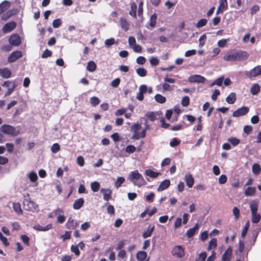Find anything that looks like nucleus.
Here are the masks:
<instances>
[{
	"mask_svg": "<svg viewBox=\"0 0 261 261\" xmlns=\"http://www.w3.org/2000/svg\"><path fill=\"white\" fill-rule=\"evenodd\" d=\"M249 56V54L245 51L231 50L225 54L223 59L225 61H243L247 60Z\"/></svg>",
	"mask_w": 261,
	"mask_h": 261,
	"instance_id": "f257e3e1",
	"label": "nucleus"
},
{
	"mask_svg": "<svg viewBox=\"0 0 261 261\" xmlns=\"http://www.w3.org/2000/svg\"><path fill=\"white\" fill-rule=\"evenodd\" d=\"M128 179L132 182L134 186L138 187H141L146 184L142 174L137 170L130 172L128 176Z\"/></svg>",
	"mask_w": 261,
	"mask_h": 261,
	"instance_id": "f03ea898",
	"label": "nucleus"
},
{
	"mask_svg": "<svg viewBox=\"0 0 261 261\" xmlns=\"http://www.w3.org/2000/svg\"><path fill=\"white\" fill-rule=\"evenodd\" d=\"M0 130L4 134L10 135L11 136H16L20 134L19 130H16L13 126L10 125H3L0 127Z\"/></svg>",
	"mask_w": 261,
	"mask_h": 261,
	"instance_id": "7ed1b4c3",
	"label": "nucleus"
},
{
	"mask_svg": "<svg viewBox=\"0 0 261 261\" xmlns=\"http://www.w3.org/2000/svg\"><path fill=\"white\" fill-rule=\"evenodd\" d=\"M244 74L250 79L260 75H261V67L257 65L249 71H245Z\"/></svg>",
	"mask_w": 261,
	"mask_h": 261,
	"instance_id": "20e7f679",
	"label": "nucleus"
},
{
	"mask_svg": "<svg viewBox=\"0 0 261 261\" xmlns=\"http://www.w3.org/2000/svg\"><path fill=\"white\" fill-rule=\"evenodd\" d=\"M2 86L8 88L7 92L5 94V96H7L12 93L17 85L14 81H5Z\"/></svg>",
	"mask_w": 261,
	"mask_h": 261,
	"instance_id": "39448f33",
	"label": "nucleus"
},
{
	"mask_svg": "<svg viewBox=\"0 0 261 261\" xmlns=\"http://www.w3.org/2000/svg\"><path fill=\"white\" fill-rule=\"evenodd\" d=\"M23 208L25 210L33 211L37 209L38 205L32 201L25 199L23 201Z\"/></svg>",
	"mask_w": 261,
	"mask_h": 261,
	"instance_id": "423d86ee",
	"label": "nucleus"
},
{
	"mask_svg": "<svg viewBox=\"0 0 261 261\" xmlns=\"http://www.w3.org/2000/svg\"><path fill=\"white\" fill-rule=\"evenodd\" d=\"M205 81L204 77L198 74L192 75L188 77V81L191 83H203Z\"/></svg>",
	"mask_w": 261,
	"mask_h": 261,
	"instance_id": "0eeeda50",
	"label": "nucleus"
},
{
	"mask_svg": "<svg viewBox=\"0 0 261 261\" xmlns=\"http://www.w3.org/2000/svg\"><path fill=\"white\" fill-rule=\"evenodd\" d=\"M172 255L177 257H182L185 255L184 248L182 246H176L172 251Z\"/></svg>",
	"mask_w": 261,
	"mask_h": 261,
	"instance_id": "6e6552de",
	"label": "nucleus"
},
{
	"mask_svg": "<svg viewBox=\"0 0 261 261\" xmlns=\"http://www.w3.org/2000/svg\"><path fill=\"white\" fill-rule=\"evenodd\" d=\"M141 125L139 123H136L130 126V130L133 132V139L138 140L139 139V134L138 132L140 130Z\"/></svg>",
	"mask_w": 261,
	"mask_h": 261,
	"instance_id": "1a4fd4ad",
	"label": "nucleus"
},
{
	"mask_svg": "<svg viewBox=\"0 0 261 261\" xmlns=\"http://www.w3.org/2000/svg\"><path fill=\"white\" fill-rule=\"evenodd\" d=\"M22 53L20 51H14L11 53L8 58V61L12 63L22 57Z\"/></svg>",
	"mask_w": 261,
	"mask_h": 261,
	"instance_id": "9d476101",
	"label": "nucleus"
},
{
	"mask_svg": "<svg viewBox=\"0 0 261 261\" xmlns=\"http://www.w3.org/2000/svg\"><path fill=\"white\" fill-rule=\"evenodd\" d=\"M9 43L14 46H18L21 42L20 37L17 34H12L9 38Z\"/></svg>",
	"mask_w": 261,
	"mask_h": 261,
	"instance_id": "9b49d317",
	"label": "nucleus"
},
{
	"mask_svg": "<svg viewBox=\"0 0 261 261\" xmlns=\"http://www.w3.org/2000/svg\"><path fill=\"white\" fill-rule=\"evenodd\" d=\"M249 109L247 107H242L235 111L233 113L232 116L234 117H238L245 115L249 112Z\"/></svg>",
	"mask_w": 261,
	"mask_h": 261,
	"instance_id": "f8f14e48",
	"label": "nucleus"
},
{
	"mask_svg": "<svg viewBox=\"0 0 261 261\" xmlns=\"http://www.w3.org/2000/svg\"><path fill=\"white\" fill-rule=\"evenodd\" d=\"M16 25L14 21L8 22L4 26L3 31L5 33H9L15 28Z\"/></svg>",
	"mask_w": 261,
	"mask_h": 261,
	"instance_id": "ddd939ff",
	"label": "nucleus"
},
{
	"mask_svg": "<svg viewBox=\"0 0 261 261\" xmlns=\"http://www.w3.org/2000/svg\"><path fill=\"white\" fill-rule=\"evenodd\" d=\"M100 193L103 194V199L106 201H109L111 198L112 191L110 189L101 188Z\"/></svg>",
	"mask_w": 261,
	"mask_h": 261,
	"instance_id": "4468645a",
	"label": "nucleus"
},
{
	"mask_svg": "<svg viewBox=\"0 0 261 261\" xmlns=\"http://www.w3.org/2000/svg\"><path fill=\"white\" fill-rule=\"evenodd\" d=\"M78 225L77 222L73 220L72 218L70 217L66 224V227L68 229H74Z\"/></svg>",
	"mask_w": 261,
	"mask_h": 261,
	"instance_id": "2eb2a0df",
	"label": "nucleus"
},
{
	"mask_svg": "<svg viewBox=\"0 0 261 261\" xmlns=\"http://www.w3.org/2000/svg\"><path fill=\"white\" fill-rule=\"evenodd\" d=\"M120 27L124 31H127L129 28V23L124 17H121L119 21Z\"/></svg>",
	"mask_w": 261,
	"mask_h": 261,
	"instance_id": "dca6fc26",
	"label": "nucleus"
},
{
	"mask_svg": "<svg viewBox=\"0 0 261 261\" xmlns=\"http://www.w3.org/2000/svg\"><path fill=\"white\" fill-rule=\"evenodd\" d=\"M232 249L229 247L222 256V261H229L231 257Z\"/></svg>",
	"mask_w": 261,
	"mask_h": 261,
	"instance_id": "f3484780",
	"label": "nucleus"
},
{
	"mask_svg": "<svg viewBox=\"0 0 261 261\" xmlns=\"http://www.w3.org/2000/svg\"><path fill=\"white\" fill-rule=\"evenodd\" d=\"M154 225L152 226L151 225H149L142 234L143 238L144 239H146L147 238L150 237L151 236V234L154 230Z\"/></svg>",
	"mask_w": 261,
	"mask_h": 261,
	"instance_id": "a211bd4d",
	"label": "nucleus"
},
{
	"mask_svg": "<svg viewBox=\"0 0 261 261\" xmlns=\"http://www.w3.org/2000/svg\"><path fill=\"white\" fill-rule=\"evenodd\" d=\"M199 226L198 224H196L193 228L189 229L186 232V235L189 238H192L194 236L195 233L198 231Z\"/></svg>",
	"mask_w": 261,
	"mask_h": 261,
	"instance_id": "6ab92c4d",
	"label": "nucleus"
},
{
	"mask_svg": "<svg viewBox=\"0 0 261 261\" xmlns=\"http://www.w3.org/2000/svg\"><path fill=\"white\" fill-rule=\"evenodd\" d=\"M185 179L187 186L189 188H191L194 184V179L192 175L190 174H186L185 176Z\"/></svg>",
	"mask_w": 261,
	"mask_h": 261,
	"instance_id": "aec40b11",
	"label": "nucleus"
},
{
	"mask_svg": "<svg viewBox=\"0 0 261 261\" xmlns=\"http://www.w3.org/2000/svg\"><path fill=\"white\" fill-rule=\"evenodd\" d=\"M51 226L52 225L51 224H47V225L44 226L37 224L34 225L33 228L36 230L45 231L51 229Z\"/></svg>",
	"mask_w": 261,
	"mask_h": 261,
	"instance_id": "412c9836",
	"label": "nucleus"
},
{
	"mask_svg": "<svg viewBox=\"0 0 261 261\" xmlns=\"http://www.w3.org/2000/svg\"><path fill=\"white\" fill-rule=\"evenodd\" d=\"M170 185V181L168 179L163 181L158 188V191H162L167 189Z\"/></svg>",
	"mask_w": 261,
	"mask_h": 261,
	"instance_id": "4be33fe9",
	"label": "nucleus"
},
{
	"mask_svg": "<svg viewBox=\"0 0 261 261\" xmlns=\"http://www.w3.org/2000/svg\"><path fill=\"white\" fill-rule=\"evenodd\" d=\"M10 3L8 1H5L2 2L0 5V14H3L5 11L10 7Z\"/></svg>",
	"mask_w": 261,
	"mask_h": 261,
	"instance_id": "5701e85b",
	"label": "nucleus"
},
{
	"mask_svg": "<svg viewBox=\"0 0 261 261\" xmlns=\"http://www.w3.org/2000/svg\"><path fill=\"white\" fill-rule=\"evenodd\" d=\"M84 200L83 198H81L76 199L73 204V207L75 210L80 209L84 204Z\"/></svg>",
	"mask_w": 261,
	"mask_h": 261,
	"instance_id": "b1692460",
	"label": "nucleus"
},
{
	"mask_svg": "<svg viewBox=\"0 0 261 261\" xmlns=\"http://www.w3.org/2000/svg\"><path fill=\"white\" fill-rule=\"evenodd\" d=\"M258 202L255 200L252 201L250 203V208L251 214L257 213L258 210Z\"/></svg>",
	"mask_w": 261,
	"mask_h": 261,
	"instance_id": "393cba45",
	"label": "nucleus"
},
{
	"mask_svg": "<svg viewBox=\"0 0 261 261\" xmlns=\"http://www.w3.org/2000/svg\"><path fill=\"white\" fill-rule=\"evenodd\" d=\"M236 100V94L233 92L230 93L226 98V101L229 104H233Z\"/></svg>",
	"mask_w": 261,
	"mask_h": 261,
	"instance_id": "a878e982",
	"label": "nucleus"
},
{
	"mask_svg": "<svg viewBox=\"0 0 261 261\" xmlns=\"http://www.w3.org/2000/svg\"><path fill=\"white\" fill-rule=\"evenodd\" d=\"M27 177L31 182H35L38 179L37 173L34 171H31L27 174Z\"/></svg>",
	"mask_w": 261,
	"mask_h": 261,
	"instance_id": "bb28decb",
	"label": "nucleus"
},
{
	"mask_svg": "<svg viewBox=\"0 0 261 261\" xmlns=\"http://www.w3.org/2000/svg\"><path fill=\"white\" fill-rule=\"evenodd\" d=\"M0 74L3 77L8 79L10 77L11 72L9 69L4 68L3 69H1Z\"/></svg>",
	"mask_w": 261,
	"mask_h": 261,
	"instance_id": "cd10ccee",
	"label": "nucleus"
},
{
	"mask_svg": "<svg viewBox=\"0 0 261 261\" xmlns=\"http://www.w3.org/2000/svg\"><path fill=\"white\" fill-rule=\"evenodd\" d=\"M14 211L18 214L20 215L22 213V210L21 208L20 204L19 202H14L13 204Z\"/></svg>",
	"mask_w": 261,
	"mask_h": 261,
	"instance_id": "c85d7f7f",
	"label": "nucleus"
},
{
	"mask_svg": "<svg viewBox=\"0 0 261 261\" xmlns=\"http://www.w3.org/2000/svg\"><path fill=\"white\" fill-rule=\"evenodd\" d=\"M256 192L255 187H248L245 191L244 194L246 196H253Z\"/></svg>",
	"mask_w": 261,
	"mask_h": 261,
	"instance_id": "c756f323",
	"label": "nucleus"
},
{
	"mask_svg": "<svg viewBox=\"0 0 261 261\" xmlns=\"http://www.w3.org/2000/svg\"><path fill=\"white\" fill-rule=\"evenodd\" d=\"M146 257L147 253L143 251H139L136 255L137 258L140 261L144 260Z\"/></svg>",
	"mask_w": 261,
	"mask_h": 261,
	"instance_id": "7c9ffc66",
	"label": "nucleus"
},
{
	"mask_svg": "<svg viewBox=\"0 0 261 261\" xmlns=\"http://www.w3.org/2000/svg\"><path fill=\"white\" fill-rule=\"evenodd\" d=\"M260 89V88L258 84H254L252 86L250 89V92L252 95H256L258 93Z\"/></svg>",
	"mask_w": 261,
	"mask_h": 261,
	"instance_id": "2f4dec72",
	"label": "nucleus"
},
{
	"mask_svg": "<svg viewBox=\"0 0 261 261\" xmlns=\"http://www.w3.org/2000/svg\"><path fill=\"white\" fill-rule=\"evenodd\" d=\"M217 245V240L216 238L212 239L209 242L207 250L215 249Z\"/></svg>",
	"mask_w": 261,
	"mask_h": 261,
	"instance_id": "473e14b6",
	"label": "nucleus"
},
{
	"mask_svg": "<svg viewBox=\"0 0 261 261\" xmlns=\"http://www.w3.org/2000/svg\"><path fill=\"white\" fill-rule=\"evenodd\" d=\"M96 68V65L94 62L91 61H89L87 66V69L90 72H93Z\"/></svg>",
	"mask_w": 261,
	"mask_h": 261,
	"instance_id": "72a5a7b5",
	"label": "nucleus"
},
{
	"mask_svg": "<svg viewBox=\"0 0 261 261\" xmlns=\"http://www.w3.org/2000/svg\"><path fill=\"white\" fill-rule=\"evenodd\" d=\"M145 173L147 176H148L152 177V178H155V177H158V175L160 174L159 173L154 172L150 169L146 170Z\"/></svg>",
	"mask_w": 261,
	"mask_h": 261,
	"instance_id": "f704fd0d",
	"label": "nucleus"
},
{
	"mask_svg": "<svg viewBox=\"0 0 261 261\" xmlns=\"http://www.w3.org/2000/svg\"><path fill=\"white\" fill-rule=\"evenodd\" d=\"M63 213V211L62 208H57V209L54 210L51 213H49L48 215L49 218H54L58 215H60L61 213Z\"/></svg>",
	"mask_w": 261,
	"mask_h": 261,
	"instance_id": "c9c22d12",
	"label": "nucleus"
},
{
	"mask_svg": "<svg viewBox=\"0 0 261 261\" xmlns=\"http://www.w3.org/2000/svg\"><path fill=\"white\" fill-rule=\"evenodd\" d=\"M227 141L233 146L238 145L240 143V140L236 137H230L228 138Z\"/></svg>",
	"mask_w": 261,
	"mask_h": 261,
	"instance_id": "e433bc0d",
	"label": "nucleus"
},
{
	"mask_svg": "<svg viewBox=\"0 0 261 261\" xmlns=\"http://www.w3.org/2000/svg\"><path fill=\"white\" fill-rule=\"evenodd\" d=\"M156 15L154 14L152 15L149 19L148 24L151 28H153L155 27L156 23Z\"/></svg>",
	"mask_w": 261,
	"mask_h": 261,
	"instance_id": "4c0bfd02",
	"label": "nucleus"
},
{
	"mask_svg": "<svg viewBox=\"0 0 261 261\" xmlns=\"http://www.w3.org/2000/svg\"><path fill=\"white\" fill-rule=\"evenodd\" d=\"M252 171L254 174H258L260 172L261 167L259 164H254L252 166Z\"/></svg>",
	"mask_w": 261,
	"mask_h": 261,
	"instance_id": "58836bf2",
	"label": "nucleus"
},
{
	"mask_svg": "<svg viewBox=\"0 0 261 261\" xmlns=\"http://www.w3.org/2000/svg\"><path fill=\"white\" fill-rule=\"evenodd\" d=\"M90 187H91V190L93 192H97L98 191V190L99 189L100 184L97 181H93L91 183Z\"/></svg>",
	"mask_w": 261,
	"mask_h": 261,
	"instance_id": "ea45409f",
	"label": "nucleus"
},
{
	"mask_svg": "<svg viewBox=\"0 0 261 261\" xmlns=\"http://www.w3.org/2000/svg\"><path fill=\"white\" fill-rule=\"evenodd\" d=\"M251 221L254 223H258L260 219V215L257 213L251 214Z\"/></svg>",
	"mask_w": 261,
	"mask_h": 261,
	"instance_id": "a19ab883",
	"label": "nucleus"
},
{
	"mask_svg": "<svg viewBox=\"0 0 261 261\" xmlns=\"http://www.w3.org/2000/svg\"><path fill=\"white\" fill-rule=\"evenodd\" d=\"M125 178L123 177H118L115 182V187L117 188L121 187V185L124 182Z\"/></svg>",
	"mask_w": 261,
	"mask_h": 261,
	"instance_id": "79ce46f5",
	"label": "nucleus"
},
{
	"mask_svg": "<svg viewBox=\"0 0 261 261\" xmlns=\"http://www.w3.org/2000/svg\"><path fill=\"white\" fill-rule=\"evenodd\" d=\"M136 9H137V6L134 3H133L131 4V10L129 11V14L130 15L134 17H136Z\"/></svg>",
	"mask_w": 261,
	"mask_h": 261,
	"instance_id": "37998d69",
	"label": "nucleus"
},
{
	"mask_svg": "<svg viewBox=\"0 0 261 261\" xmlns=\"http://www.w3.org/2000/svg\"><path fill=\"white\" fill-rule=\"evenodd\" d=\"M207 22V19L204 18L201 19L197 22L195 26L197 28H200L203 26H205Z\"/></svg>",
	"mask_w": 261,
	"mask_h": 261,
	"instance_id": "c03bdc74",
	"label": "nucleus"
},
{
	"mask_svg": "<svg viewBox=\"0 0 261 261\" xmlns=\"http://www.w3.org/2000/svg\"><path fill=\"white\" fill-rule=\"evenodd\" d=\"M90 101L91 105L93 107L97 106L100 102L99 99L96 96L91 97Z\"/></svg>",
	"mask_w": 261,
	"mask_h": 261,
	"instance_id": "a18cd8bd",
	"label": "nucleus"
},
{
	"mask_svg": "<svg viewBox=\"0 0 261 261\" xmlns=\"http://www.w3.org/2000/svg\"><path fill=\"white\" fill-rule=\"evenodd\" d=\"M154 98L155 100L160 103H163L166 101L165 97L159 94H156Z\"/></svg>",
	"mask_w": 261,
	"mask_h": 261,
	"instance_id": "49530a36",
	"label": "nucleus"
},
{
	"mask_svg": "<svg viewBox=\"0 0 261 261\" xmlns=\"http://www.w3.org/2000/svg\"><path fill=\"white\" fill-rule=\"evenodd\" d=\"M137 73L141 77H144L146 75L147 71L143 68H139L136 69Z\"/></svg>",
	"mask_w": 261,
	"mask_h": 261,
	"instance_id": "de8ad7c7",
	"label": "nucleus"
},
{
	"mask_svg": "<svg viewBox=\"0 0 261 261\" xmlns=\"http://www.w3.org/2000/svg\"><path fill=\"white\" fill-rule=\"evenodd\" d=\"M190 102L189 97L187 96H184L181 101V104L183 107H187Z\"/></svg>",
	"mask_w": 261,
	"mask_h": 261,
	"instance_id": "09e8293b",
	"label": "nucleus"
},
{
	"mask_svg": "<svg viewBox=\"0 0 261 261\" xmlns=\"http://www.w3.org/2000/svg\"><path fill=\"white\" fill-rule=\"evenodd\" d=\"M114 43H115V39L113 38L106 39L105 41V44L107 47H110L111 45H112Z\"/></svg>",
	"mask_w": 261,
	"mask_h": 261,
	"instance_id": "8fccbe9b",
	"label": "nucleus"
},
{
	"mask_svg": "<svg viewBox=\"0 0 261 261\" xmlns=\"http://www.w3.org/2000/svg\"><path fill=\"white\" fill-rule=\"evenodd\" d=\"M206 39V36L205 34H203L200 36L199 39V46L200 47H202Z\"/></svg>",
	"mask_w": 261,
	"mask_h": 261,
	"instance_id": "3c124183",
	"label": "nucleus"
},
{
	"mask_svg": "<svg viewBox=\"0 0 261 261\" xmlns=\"http://www.w3.org/2000/svg\"><path fill=\"white\" fill-rule=\"evenodd\" d=\"M71 251L73 252L76 256H79L80 254V251L79 249L78 246L73 245L71 246Z\"/></svg>",
	"mask_w": 261,
	"mask_h": 261,
	"instance_id": "603ef678",
	"label": "nucleus"
},
{
	"mask_svg": "<svg viewBox=\"0 0 261 261\" xmlns=\"http://www.w3.org/2000/svg\"><path fill=\"white\" fill-rule=\"evenodd\" d=\"M62 24V20L60 19H56L53 22V27L54 28H58L60 27Z\"/></svg>",
	"mask_w": 261,
	"mask_h": 261,
	"instance_id": "864d4df0",
	"label": "nucleus"
},
{
	"mask_svg": "<svg viewBox=\"0 0 261 261\" xmlns=\"http://www.w3.org/2000/svg\"><path fill=\"white\" fill-rule=\"evenodd\" d=\"M136 147L132 145H129L126 146L125 148V151L129 153H132L136 151Z\"/></svg>",
	"mask_w": 261,
	"mask_h": 261,
	"instance_id": "5fc2aeb1",
	"label": "nucleus"
},
{
	"mask_svg": "<svg viewBox=\"0 0 261 261\" xmlns=\"http://www.w3.org/2000/svg\"><path fill=\"white\" fill-rule=\"evenodd\" d=\"M180 141L178 140L177 138H173L172 141L170 142V145L171 147H175L178 145L180 144Z\"/></svg>",
	"mask_w": 261,
	"mask_h": 261,
	"instance_id": "6e6d98bb",
	"label": "nucleus"
},
{
	"mask_svg": "<svg viewBox=\"0 0 261 261\" xmlns=\"http://www.w3.org/2000/svg\"><path fill=\"white\" fill-rule=\"evenodd\" d=\"M146 116L151 121H153L157 119L156 114L154 112H149L146 115Z\"/></svg>",
	"mask_w": 261,
	"mask_h": 261,
	"instance_id": "4d7b16f0",
	"label": "nucleus"
},
{
	"mask_svg": "<svg viewBox=\"0 0 261 261\" xmlns=\"http://www.w3.org/2000/svg\"><path fill=\"white\" fill-rule=\"evenodd\" d=\"M60 145L58 143H55L53 145L51 150L53 153H57L60 150Z\"/></svg>",
	"mask_w": 261,
	"mask_h": 261,
	"instance_id": "13d9d810",
	"label": "nucleus"
},
{
	"mask_svg": "<svg viewBox=\"0 0 261 261\" xmlns=\"http://www.w3.org/2000/svg\"><path fill=\"white\" fill-rule=\"evenodd\" d=\"M120 82V80L119 78H116L113 80L111 83V86L114 88L117 87Z\"/></svg>",
	"mask_w": 261,
	"mask_h": 261,
	"instance_id": "bf43d9fd",
	"label": "nucleus"
},
{
	"mask_svg": "<svg viewBox=\"0 0 261 261\" xmlns=\"http://www.w3.org/2000/svg\"><path fill=\"white\" fill-rule=\"evenodd\" d=\"M150 63L152 66H156L159 64V60L157 58L155 57H152L150 59Z\"/></svg>",
	"mask_w": 261,
	"mask_h": 261,
	"instance_id": "052dcab7",
	"label": "nucleus"
},
{
	"mask_svg": "<svg viewBox=\"0 0 261 261\" xmlns=\"http://www.w3.org/2000/svg\"><path fill=\"white\" fill-rule=\"evenodd\" d=\"M154 197V194L153 192L150 193L148 195H147L146 197V200L149 202H152L153 201V198Z\"/></svg>",
	"mask_w": 261,
	"mask_h": 261,
	"instance_id": "680f3d73",
	"label": "nucleus"
},
{
	"mask_svg": "<svg viewBox=\"0 0 261 261\" xmlns=\"http://www.w3.org/2000/svg\"><path fill=\"white\" fill-rule=\"evenodd\" d=\"M128 42L130 47H132L133 46L136 44V39L135 37L133 36L129 37Z\"/></svg>",
	"mask_w": 261,
	"mask_h": 261,
	"instance_id": "e2e57ef3",
	"label": "nucleus"
},
{
	"mask_svg": "<svg viewBox=\"0 0 261 261\" xmlns=\"http://www.w3.org/2000/svg\"><path fill=\"white\" fill-rule=\"evenodd\" d=\"M21 239L24 244H25L27 246L29 245V240L30 239H29V238L27 236H26L25 234H23L21 236Z\"/></svg>",
	"mask_w": 261,
	"mask_h": 261,
	"instance_id": "0e129e2a",
	"label": "nucleus"
},
{
	"mask_svg": "<svg viewBox=\"0 0 261 261\" xmlns=\"http://www.w3.org/2000/svg\"><path fill=\"white\" fill-rule=\"evenodd\" d=\"M51 54H52L51 51L50 50L46 49L43 53L41 57L42 58H46L47 57L51 56Z\"/></svg>",
	"mask_w": 261,
	"mask_h": 261,
	"instance_id": "69168bd1",
	"label": "nucleus"
},
{
	"mask_svg": "<svg viewBox=\"0 0 261 261\" xmlns=\"http://www.w3.org/2000/svg\"><path fill=\"white\" fill-rule=\"evenodd\" d=\"M132 48H133L134 51L135 53H141L142 51V47L139 44H136Z\"/></svg>",
	"mask_w": 261,
	"mask_h": 261,
	"instance_id": "338daca9",
	"label": "nucleus"
},
{
	"mask_svg": "<svg viewBox=\"0 0 261 261\" xmlns=\"http://www.w3.org/2000/svg\"><path fill=\"white\" fill-rule=\"evenodd\" d=\"M76 162L79 166H84L85 163L84 158L82 156H78L76 159Z\"/></svg>",
	"mask_w": 261,
	"mask_h": 261,
	"instance_id": "774afa93",
	"label": "nucleus"
}]
</instances>
